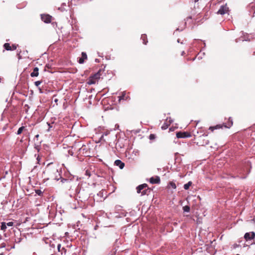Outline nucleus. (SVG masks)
<instances>
[{"label": "nucleus", "mask_w": 255, "mask_h": 255, "mask_svg": "<svg viewBox=\"0 0 255 255\" xmlns=\"http://www.w3.org/2000/svg\"><path fill=\"white\" fill-rule=\"evenodd\" d=\"M184 54H185L184 51H183V52H182V55H183Z\"/></svg>", "instance_id": "obj_36"}, {"label": "nucleus", "mask_w": 255, "mask_h": 255, "mask_svg": "<svg viewBox=\"0 0 255 255\" xmlns=\"http://www.w3.org/2000/svg\"><path fill=\"white\" fill-rule=\"evenodd\" d=\"M149 181L151 184H159L160 182V179L157 176L152 177L150 178Z\"/></svg>", "instance_id": "obj_8"}, {"label": "nucleus", "mask_w": 255, "mask_h": 255, "mask_svg": "<svg viewBox=\"0 0 255 255\" xmlns=\"http://www.w3.org/2000/svg\"><path fill=\"white\" fill-rule=\"evenodd\" d=\"M222 127H223L222 125H217L215 127H210L209 128V129L211 130L212 131H213L214 129L222 128Z\"/></svg>", "instance_id": "obj_16"}, {"label": "nucleus", "mask_w": 255, "mask_h": 255, "mask_svg": "<svg viewBox=\"0 0 255 255\" xmlns=\"http://www.w3.org/2000/svg\"><path fill=\"white\" fill-rule=\"evenodd\" d=\"M17 45L16 44H12V46H11V50H15L17 48Z\"/></svg>", "instance_id": "obj_25"}, {"label": "nucleus", "mask_w": 255, "mask_h": 255, "mask_svg": "<svg viewBox=\"0 0 255 255\" xmlns=\"http://www.w3.org/2000/svg\"><path fill=\"white\" fill-rule=\"evenodd\" d=\"M233 124V120L231 118H229L227 123H225L223 126L226 128H230Z\"/></svg>", "instance_id": "obj_11"}, {"label": "nucleus", "mask_w": 255, "mask_h": 255, "mask_svg": "<svg viewBox=\"0 0 255 255\" xmlns=\"http://www.w3.org/2000/svg\"><path fill=\"white\" fill-rule=\"evenodd\" d=\"M40 159V158L39 155H38L37 157V160L38 161V162H39Z\"/></svg>", "instance_id": "obj_30"}, {"label": "nucleus", "mask_w": 255, "mask_h": 255, "mask_svg": "<svg viewBox=\"0 0 255 255\" xmlns=\"http://www.w3.org/2000/svg\"><path fill=\"white\" fill-rule=\"evenodd\" d=\"M35 148H36V149L38 151H39L40 148H39V147H38V146L37 147H35Z\"/></svg>", "instance_id": "obj_33"}, {"label": "nucleus", "mask_w": 255, "mask_h": 255, "mask_svg": "<svg viewBox=\"0 0 255 255\" xmlns=\"http://www.w3.org/2000/svg\"><path fill=\"white\" fill-rule=\"evenodd\" d=\"M42 83V81H36L34 82V85L36 86V87H38Z\"/></svg>", "instance_id": "obj_24"}, {"label": "nucleus", "mask_w": 255, "mask_h": 255, "mask_svg": "<svg viewBox=\"0 0 255 255\" xmlns=\"http://www.w3.org/2000/svg\"><path fill=\"white\" fill-rule=\"evenodd\" d=\"M176 137L177 138H186L191 137V135L190 132L185 131H179L176 132Z\"/></svg>", "instance_id": "obj_5"}, {"label": "nucleus", "mask_w": 255, "mask_h": 255, "mask_svg": "<svg viewBox=\"0 0 255 255\" xmlns=\"http://www.w3.org/2000/svg\"><path fill=\"white\" fill-rule=\"evenodd\" d=\"M208 135L204 134L201 136L198 137L196 140V143L199 146H205L209 144V141L208 139Z\"/></svg>", "instance_id": "obj_3"}, {"label": "nucleus", "mask_w": 255, "mask_h": 255, "mask_svg": "<svg viewBox=\"0 0 255 255\" xmlns=\"http://www.w3.org/2000/svg\"><path fill=\"white\" fill-rule=\"evenodd\" d=\"M254 220H255V218L254 219Z\"/></svg>", "instance_id": "obj_40"}, {"label": "nucleus", "mask_w": 255, "mask_h": 255, "mask_svg": "<svg viewBox=\"0 0 255 255\" xmlns=\"http://www.w3.org/2000/svg\"><path fill=\"white\" fill-rule=\"evenodd\" d=\"M167 128V125H166L162 126V127H161V128L162 129H165Z\"/></svg>", "instance_id": "obj_29"}, {"label": "nucleus", "mask_w": 255, "mask_h": 255, "mask_svg": "<svg viewBox=\"0 0 255 255\" xmlns=\"http://www.w3.org/2000/svg\"><path fill=\"white\" fill-rule=\"evenodd\" d=\"M130 98L128 95H127L125 92H123L122 95L119 96V101L121 100H128Z\"/></svg>", "instance_id": "obj_10"}, {"label": "nucleus", "mask_w": 255, "mask_h": 255, "mask_svg": "<svg viewBox=\"0 0 255 255\" xmlns=\"http://www.w3.org/2000/svg\"><path fill=\"white\" fill-rule=\"evenodd\" d=\"M63 251H64V252H66V250L64 248H62L61 250V252H62Z\"/></svg>", "instance_id": "obj_31"}, {"label": "nucleus", "mask_w": 255, "mask_h": 255, "mask_svg": "<svg viewBox=\"0 0 255 255\" xmlns=\"http://www.w3.org/2000/svg\"><path fill=\"white\" fill-rule=\"evenodd\" d=\"M24 130H26L25 128L23 126L21 127L20 128H18V129L17 131V134H20Z\"/></svg>", "instance_id": "obj_17"}, {"label": "nucleus", "mask_w": 255, "mask_h": 255, "mask_svg": "<svg viewBox=\"0 0 255 255\" xmlns=\"http://www.w3.org/2000/svg\"><path fill=\"white\" fill-rule=\"evenodd\" d=\"M61 245L60 244H58V246H57V249L58 250L59 252H61Z\"/></svg>", "instance_id": "obj_28"}, {"label": "nucleus", "mask_w": 255, "mask_h": 255, "mask_svg": "<svg viewBox=\"0 0 255 255\" xmlns=\"http://www.w3.org/2000/svg\"><path fill=\"white\" fill-rule=\"evenodd\" d=\"M38 136H39V135H38V134H37V135H36L35 136V137H38Z\"/></svg>", "instance_id": "obj_37"}, {"label": "nucleus", "mask_w": 255, "mask_h": 255, "mask_svg": "<svg viewBox=\"0 0 255 255\" xmlns=\"http://www.w3.org/2000/svg\"><path fill=\"white\" fill-rule=\"evenodd\" d=\"M101 70L93 75H91L87 80L86 84L89 85L95 84L100 79Z\"/></svg>", "instance_id": "obj_1"}, {"label": "nucleus", "mask_w": 255, "mask_h": 255, "mask_svg": "<svg viewBox=\"0 0 255 255\" xmlns=\"http://www.w3.org/2000/svg\"><path fill=\"white\" fill-rule=\"evenodd\" d=\"M183 210L184 212H189L190 210V208L189 206H185L183 207Z\"/></svg>", "instance_id": "obj_19"}, {"label": "nucleus", "mask_w": 255, "mask_h": 255, "mask_svg": "<svg viewBox=\"0 0 255 255\" xmlns=\"http://www.w3.org/2000/svg\"><path fill=\"white\" fill-rule=\"evenodd\" d=\"M229 11V7L227 6V4L222 5L220 9L217 11V13L219 14L224 15Z\"/></svg>", "instance_id": "obj_4"}, {"label": "nucleus", "mask_w": 255, "mask_h": 255, "mask_svg": "<svg viewBox=\"0 0 255 255\" xmlns=\"http://www.w3.org/2000/svg\"><path fill=\"white\" fill-rule=\"evenodd\" d=\"M1 239V235L0 234V240Z\"/></svg>", "instance_id": "obj_38"}, {"label": "nucleus", "mask_w": 255, "mask_h": 255, "mask_svg": "<svg viewBox=\"0 0 255 255\" xmlns=\"http://www.w3.org/2000/svg\"><path fill=\"white\" fill-rule=\"evenodd\" d=\"M6 226L8 227H11L13 225V222H9L6 224Z\"/></svg>", "instance_id": "obj_27"}, {"label": "nucleus", "mask_w": 255, "mask_h": 255, "mask_svg": "<svg viewBox=\"0 0 255 255\" xmlns=\"http://www.w3.org/2000/svg\"><path fill=\"white\" fill-rule=\"evenodd\" d=\"M1 245H2V247H5V244H4V243L2 244H1Z\"/></svg>", "instance_id": "obj_34"}, {"label": "nucleus", "mask_w": 255, "mask_h": 255, "mask_svg": "<svg viewBox=\"0 0 255 255\" xmlns=\"http://www.w3.org/2000/svg\"><path fill=\"white\" fill-rule=\"evenodd\" d=\"M253 55H255V52H254V53H253Z\"/></svg>", "instance_id": "obj_39"}, {"label": "nucleus", "mask_w": 255, "mask_h": 255, "mask_svg": "<svg viewBox=\"0 0 255 255\" xmlns=\"http://www.w3.org/2000/svg\"><path fill=\"white\" fill-rule=\"evenodd\" d=\"M86 149V145H83L79 150V153H81L82 151H84Z\"/></svg>", "instance_id": "obj_21"}, {"label": "nucleus", "mask_w": 255, "mask_h": 255, "mask_svg": "<svg viewBox=\"0 0 255 255\" xmlns=\"http://www.w3.org/2000/svg\"><path fill=\"white\" fill-rule=\"evenodd\" d=\"M38 71H39L38 68L35 67L33 69V72L32 73H31V74H30L31 77H34L38 76V74H39Z\"/></svg>", "instance_id": "obj_12"}, {"label": "nucleus", "mask_w": 255, "mask_h": 255, "mask_svg": "<svg viewBox=\"0 0 255 255\" xmlns=\"http://www.w3.org/2000/svg\"><path fill=\"white\" fill-rule=\"evenodd\" d=\"M3 47L6 50L11 51V46L10 45L9 43H4L3 45Z\"/></svg>", "instance_id": "obj_15"}, {"label": "nucleus", "mask_w": 255, "mask_h": 255, "mask_svg": "<svg viewBox=\"0 0 255 255\" xmlns=\"http://www.w3.org/2000/svg\"><path fill=\"white\" fill-rule=\"evenodd\" d=\"M35 193L39 196H41L43 194V192L41 191L40 190H36Z\"/></svg>", "instance_id": "obj_23"}, {"label": "nucleus", "mask_w": 255, "mask_h": 255, "mask_svg": "<svg viewBox=\"0 0 255 255\" xmlns=\"http://www.w3.org/2000/svg\"><path fill=\"white\" fill-rule=\"evenodd\" d=\"M63 181H65V182H68V180L67 179H63L62 180V181L63 182Z\"/></svg>", "instance_id": "obj_32"}, {"label": "nucleus", "mask_w": 255, "mask_h": 255, "mask_svg": "<svg viewBox=\"0 0 255 255\" xmlns=\"http://www.w3.org/2000/svg\"><path fill=\"white\" fill-rule=\"evenodd\" d=\"M237 255H239V254H237Z\"/></svg>", "instance_id": "obj_41"}, {"label": "nucleus", "mask_w": 255, "mask_h": 255, "mask_svg": "<svg viewBox=\"0 0 255 255\" xmlns=\"http://www.w3.org/2000/svg\"><path fill=\"white\" fill-rule=\"evenodd\" d=\"M137 192L141 193V195H149L151 189L148 187L146 184H143L138 186L136 188Z\"/></svg>", "instance_id": "obj_2"}, {"label": "nucleus", "mask_w": 255, "mask_h": 255, "mask_svg": "<svg viewBox=\"0 0 255 255\" xmlns=\"http://www.w3.org/2000/svg\"><path fill=\"white\" fill-rule=\"evenodd\" d=\"M170 184L171 185V186L173 188V189H176V184L173 183V182H170Z\"/></svg>", "instance_id": "obj_26"}, {"label": "nucleus", "mask_w": 255, "mask_h": 255, "mask_svg": "<svg viewBox=\"0 0 255 255\" xmlns=\"http://www.w3.org/2000/svg\"><path fill=\"white\" fill-rule=\"evenodd\" d=\"M41 20L46 23H50L51 21L52 16L47 14H41Z\"/></svg>", "instance_id": "obj_6"}, {"label": "nucleus", "mask_w": 255, "mask_h": 255, "mask_svg": "<svg viewBox=\"0 0 255 255\" xmlns=\"http://www.w3.org/2000/svg\"><path fill=\"white\" fill-rule=\"evenodd\" d=\"M199 0H194V2H197V1H198Z\"/></svg>", "instance_id": "obj_35"}, {"label": "nucleus", "mask_w": 255, "mask_h": 255, "mask_svg": "<svg viewBox=\"0 0 255 255\" xmlns=\"http://www.w3.org/2000/svg\"><path fill=\"white\" fill-rule=\"evenodd\" d=\"M255 237V233L254 232L246 233L244 235V238L246 241L254 239Z\"/></svg>", "instance_id": "obj_7"}, {"label": "nucleus", "mask_w": 255, "mask_h": 255, "mask_svg": "<svg viewBox=\"0 0 255 255\" xmlns=\"http://www.w3.org/2000/svg\"><path fill=\"white\" fill-rule=\"evenodd\" d=\"M141 39L142 40L143 44L146 45L148 42L147 36L145 34H142L141 36Z\"/></svg>", "instance_id": "obj_14"}, {"label": "nucleus", "mask_w": 255, "mask_h": 255, "mask_svg": "<svg viewBox=\"0 0 255 255\" xmlns=\"http://www.w3.org/2000/svg\"><path fill=\"white\" fill-rule=\"evenodd\" d=\"M87 59V56L85 52H83L82 53V56L79 59V63L80 64H83L85 60Z\"/></svg>", "instance_id": "obj_9"}, {"label": "nucleus", "mask_w": 255, "mask_h": 255, "mask_svg": "<svg viewBox=\"0 0 255 255\" xmlns=\"http://www.w3.org/2000/svg\"><path fill=\"white\" fill-rule=\"evenodd\" d=\"M115 164L117 166H119L120 169H123L125 166V163L120 160H116L115 161Z\"/></svg>", "instance_id": "obj_13"}, {"label": "nucleus", "mask_w": 255, "mask_h": 255, "mask_svg": "<svg viewBox=\"0 0 255 255\" xmlns=\"http://www.w3.org/2000/svg\"><path fill=\"white\" fill-rule=\"evenodd\" d=\"M156 138V135L154 134H150L149 136L150 140H154Z\"/></svg>", "instance_id": "obj_22"}, {"label": "nucleus", "mask_w": 255, "mask_h": 255, "mask_svg": "<svg viewBox=\"0 0 255 255\" xmlns=\"http://www.w3.org/2000/svg\"><path fill=\"white\" fill-rule=\"evenodd\" d=\"M192 183L191 181H189L187 183L184 184V188L185 190H188L190 186L192 185Z\"/></svg>", "instance_id": "obj_18"}, {"label": "nucleus", "mask_w": 255, "mask_h": 255, "mask_svg": "<svg viewBox=\"0 0 255 255\" xmlns=\"http://www.w3.org/2000/svg\"><path fill=\"white\" fill-rule=\"evenodd\" d=\"M6 229V225L5 222H2L1 225V230L5 231Z\"/></svg>", "instance_id": "obj_20"}]
</instances>
